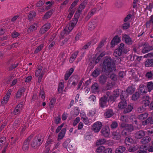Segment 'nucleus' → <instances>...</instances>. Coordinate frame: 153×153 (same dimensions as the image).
<instances>
[{
    "instance_id": "obj_1",
    "label": "nucleus",
    "mask_w": 153,
    "mask_h": 153,
    "mask_svg": "<svg viewBox=\"0 0 153 153\" xmlns=\"http://www.w3.org/2000/svg\"><path fill=\"white\" fill-rule=\"evenodd\" d=\"M102 69L106 73H110L116 70L115 63L111 57L105 58L103 62Z\"/></svg>"
},
{
    "instance_id": "obj_2",
    "label": "nucleus",
    "mask_w": 153,
    "mask_h": 153,
    "mask_svg": "<svg viewBox=\"0 0 153 153\" xmlns=\"http://www.w3.org/2000/svg\"><path fill=\"white\" fill-rule=\"evenodd\" d=\"M43 141V139L41 134H38L33 140L31 143V146L34 149H36L42 144Z\"/></svg>"
},
{
    "instance_id": "obj_3",
    "label": "nucleus",
    "mask_w": 153,
    "mask_h": 153,
    "mask_svg": "<svg viewBox=\"0 0 153 153\" xmlns=\"http://www.w3.org/2000/svg\"><path fill=\"white\" fill-rule=\"evenodd\" d=\"M45 69H43L41 65L38 66L36 67L35 70V76H38V82L39 83L41 81L44 75L45 74Z\"/></svg>"
},
{
    "instance_id": "obj_4",
    "label": "nucleus",
    "mask_w": 153,
    "mask_h": 153,
    "mask_svg": "<svg viewBox=\"0 0 153 153\" xmlns=\"http://www.w3.org/2000/svg\"><path fill=\"white\" fill-rule=\"evenodd\" d=\"M78 21V19L76 18L73 19L70 23L68 24L65 28V30H67L68 32L69 33L74 28V27L76 25Z\"/></svg>"
},
{
    "instance_id": "obj_5",
    "label": "nucleus",
    "mask_w": 153,
    "mask_h": 153,
    "mask_svg": "<svg viewBox=\"0 0 153 153\" xmlns=\"http://www.w3.org/2000/svg\"><path fill=\"white\" fill-rule=\"evenodd\" d=\"M125 93V91H122L121 92V94L120 95V98L122 101L119 102L118 106L119 108L121 109L124 108L126 106V101L124 99L125 97H126L123 95Z\"/></svg>"
},
{
    "instance_id": "obj_6",
    "label": "nucleus",
    "mask_w": 153,
    "mask_h": 153,
    "mask_svg": "<svg viewBox=\"0 0 153 153\" xmlns=\"http://www.w3.org/2000/svg\"><path fill=\"white\" fill-rule=\"evenodd\" d=\"M33 136V134H31L25 140L22 146V149L23 151H26L29 148V142L32 139Z\"/></svg>"
},
{
    "instance_id": "obj_7",
    "label": "nucleus",
    "mask_w": 153,
    "mask_h": 153,
    "mask_svg": "<svg viewBox=\"0 0 153 153\" xmlns=\"http://www.w3.org/2000/svg\"><path fill=\"white\" fill-rule=\"evenodd\" d=\"M96 143L97 145H102L103 144H108L109 146H110L112 145L113 143L112 140H106L105 139L101 138L97 140Z\"/></svg>"
},
{
    "instance_id": "obj_8",
    "label": "nucleus",
    "mask_w": 153,
    "mask_h": 153,
    "mask_svg": "<svg viewBox=\"0 0 153 153\" xmlns=\"http://www.w3.org/2000/svg\"><path fill=\"white\" fill-rule=\"evenodd\" d=\"M102 126L101 122L97 121L95 122L93 125L92 127V129L95 132H99L102 128Z\"/></svg>"
},
{
    "instance_id": "obj_9",
    "label": "nucleus",
    "mask_w": 153,
    "mask_h": 153,
    "mask_svg": "<svg viewBox=\"0 0 153 153\" xmlns=\"http://www.w3.org/2000/svg\"><path fill=\"white\" fill-rule=\"evenodd\" d=\"M120 127L122 128H124L130 132L133 130V127L131 125H129L125 123H123L120 125Z\"/></svg>"
},
{
    "instance_id": "obj_10",
    "label": "nucleus",
    "mask_w": 153,
    "mask_h": 153,
    "mask_svg": "<svg viewBox=\"0 0 153 153\" xmlns=\"http://www.w3.org/2000/svg\"><path fill=\"white\" fill-rule=\"evenodd\" d=\"M145 135V132L142 130L137 131L134 134L135 138L137 139H140L143 138Z\"/></svg>"
},
{
    "instance_id": "obj_11",
    "label": "nucleus",
    "mask_w": 153,
    "mask_h": 153,
    "mask_svg": "<svg viewBox=\"0 0 153 153\" xmlns=\"http://www.w3.org/2000/svg\"><path fill=\"white\" fill-rule=\"evenodd\" d=\"M108 97L104 96L101 98L99 102L100 106L102 108H104L106 106Z\"/></svg>"
},
{
    "instance_id": "obj_12",
    "label": "nucleus",
    "mask_w": 153,
    "mask_h": 153,
    "mask_svg": "<svg viewBox=\"0 0 153 153\" xmlns=\"http://www.w3.org/2000/svg\"><path fill=\"white\" fill-rule=\"evenodd\" d=\"M119 89H116L113 91V94L109 97V99L111 101H115L117 97L120 95Z\"/></svg>"
},
{
    "instance_id": "obj_13",
    "label": "nucleus",
    "mask_w": 153,
    "mask_h": 153,
    "mask_svg": "<svg viewBox=\"0 0 153 153\" xmlns=\"http://www.w3.org/2000/svg\"><path fill=\"white\" fill-rule=\"evenodd\" d=\"M50 27V23H47L44 25L40 29L39 32L41 34H43L45 33Z\"/></svg>"
},
{
    "instance_id": "obj_14",
    "label": "nucleus",
    "mask_w": 153,
    "mask_h": 153,
    "mask_svg": "<svg viewBox=\"0 0 153 153\" xmlns=\"http://www.w3.org/2000/svg\"><path fill=\"white\" fill-rule=\"evenodd\" d=\"M122 40L128 45H131L132 43V41L130 37L126 34L122 36Z\"/></svg>"
},
{
    "instance_id": "obj_15",
    "label": "nucleus",
    "mask_w": 153,
    "mask_h": 153,
    "mask_svg": "<svg viewBox=\"0 0 153 153\" xmlns=\"http://www.w3.org/2000/svg\"><path fill=\"white\" fill-rule=\"evenodd\" d=\"M101 132L103 136L105 137H108L110 134V130L108 127L103 128Z\"/></svg>"
},
{
    "instance_id": "obj_16",
    "label": "nucleus",
    "mask_w": 153,
    "mask_h": 153,
    "mask_svg": "<svg viewBox=\"0 0 153 153\" xmlns=\"http://www.w3.org/2000/svg\"><path fill=\"white\" fill-rule=\"evenodd\" d=\"M114 114V112L112 109H106L104 114V116L106 118H109L111 117Z\"/></svg>"
},
{
    "instance_id": "obj_17",
    "label": "nucleus",
    "mask_w": 153,
    "mask_h": 153,
    "mask_svg": "<svg viewBox=\"0 0 153 153\" xmlns=\"http://www.w3.org/2000/svg\"><path fill=\"white\" fill-rule=\"evenodd\" d=\"M139 92L141 94H146L147 92L146 86L143 85H140L139 86Z\"/></svg>"
},
{
    "instance_id": "obj_18",
    "label": "nucleus",
    "mask_w": 153,
    "mask_h": 153,
    "mask_svg": "<svg viewBox=\"0 0 153 153\" xmlns=\"http://www.w3.org/2000/svg\"><path fill=\"white\" fill-rule=\"evenodd\" d=\"M151 138L149 136H146L143 137L140 141V142L141 144L143 145H145L148 143L150 141Z\"/></svg>"
},
{
    "instance_id": "obj_19",
    "label": "nucleus",
    "mask_w": 153,
    "mask_h": 153,
    "mask_svg": "<svg viewBox=\"0 0 153 153\" xmlns=\"http://www.w3.org/2000/svg\"><path fill=\"white\" fill-rule=\"evenodd\" d=\"M120 41V38L118 36H115L111 41V44L112 46H114L119 43Z\"/></svg>"
},
{
    "instance_id": "obj_20",
    "label": "nucleus",
    "mask_w": 153,
    "mask_h": 153,
    "mask_svg": "<svg viewBox=\"0 0 153 153\" xmlns=\"http://www.w3.org/2000/svg\"><path fill=\"white\" fill-rule=\"evenodd\" d=\"M153 50V46H150L148 45H146L145 46L142 50V52L143 53H145Z\"/></svg>"
},
{
    "instance_id": "obj_21",
    "label": "nucleus",
    "mask_w": 153,
    "mask_h": 153,
    "mask_svg": "<svg viewBox=\"0 0 153 153\" xmlns=\"http://www.w3.org/2000/svg\"><path fill=\"white\" fill-rule=\"evenodd\" d=\"M66 128H63L61 130V132L59 133L57 139L58 140L62 139L64 137L66 132Z\"/></svg>"
},
{
    "instance_id": "obj_22",
    "label": "nucleus",
    "mask_w": 153,
    "mask_h": 153,
    "mask_svg": "<svg viewBox=\"0 0 153 153\" xmlns=\"http://www.w3.org/2000/svg\"><path fill=\"white\" fill-rule=\"evenodd\" d=\"M74 71V69L73 68H71L68 71H66L64 76V79L65 80L68 79L69 77L72 74Z\"/></svg>"
},
{
    "instance_id": "obj_23",
    "label": "nucleus",
    "mask_w": 153,
    "mask_h": 153,
    "mask_svg": "<svg viewBox=\"0 0 153 153\" xmlns=\"http://www.w3.org/2000/svg\"><path fill=\"white\" fill-rule=\"evenodd\" d=\"M38 23H36L31 25L27 29V31L28 33H30L32 31L36 30L38 27Z\"/></svg>"
},
{
    "instance_id": "obj_24",
    "label": "nucleus",
    "mask_w": 153,
    "mask_h": 153,
    "mask_svg": "<svg viewBox=\"0 0 153 153\" xmlns=\"http://www.w3.org/2000/svg\"><path fill=\"white\" fill-rule=\"evenodd\" d=\"M118 48L120 49L123 53H126L128 51L127 48L125 46L124 44L123 43H121L120 45Z\"/></svg>"
},
{
    "instance_id": "obj_25",
    "label": "nucleus",
    "mask_w": 153,
    "mask_h": 153,
    "mask_svg": "<svg viewBox=\"0 0 153 153\" xmlns=\"http://www.w3.org/2000/svg\"><path fill=\"white\" fill-rule=\"evenodd\" d=\"M126 148L123 146H119L115 150L116 153H123L126 150Z\"/></svg>"
},
{
    "instance_id": "obj_26",
    "label": "nucleus",
    "mask_w": 153,
    "mask_h": 153,
    "mask_svg": "<svg viewBox=\"0 0 153 153\" xmlns=\"http://www.w3.org/2000/svg\"><path fill=\"white\" fill-rule=\"evenodd\" d=\"M145 65L146 67H153V59H147L145 61Z\"/></svg>"
},
{
    "instance_id": "obj_27",
    "label": "nucleus",
    "mask_w": 153,
    "mask_h": 153,
    "mask_svg": "<svg viewBox=\"0 0 153 153\" xmlns=\"http://www.w3.org/2000/svg\"><path fill=\"white\" fill-rule=\"evenodd\" d=\"M92 91L93 93H95L99 91V85L97 83H95L91 87Z\"/></svg>"
},
{
    "instance_id": "obj_28",
    "label": "nucleus",
    "mask_w": 153,
    "mask_h": 153,
    "mask_svg": "<svg viewBox=\"0 0 153 153\" xmlns=\"http://www.w3.org/2000/svg\"><path fill=\"white\" fill-rule=\"evenodd\" d=\"M135 90V88L132 86L128 87L127 89L126 92L128 94H131Z\"/></svg>"
},
{
    "instance_id": "obj_29",
    "label": "nucleus",
    "mask_w": 153,
    "mask_h": 153,
    "mask_svg": "<svg viewBox=\"0 0 153 153\" xmlns=\"http://www.w3.org/2000/svg\"><path fill=\"white\" fill-rule=\"evenodd\" d=\"M78 53V52L77 51L74 52V53L72 54L69 60L70 63H72L74 61Z\"/></svg>"
},
{
    "instance_id": "obj_30",
    "label": "nucleus",
    "mask_w": 153,
    "mask_h": 153,
    "mask_svg": "<svg viewBox=\"0 0 153 153\" xmlns=\"http://www.w3.org/2000/svg\"><path fill=\"white\" fill-rule=\"evenodd\" d=\"M96 26L95 22H90L88 24V29L89 30H93L95 28Z\"/></svg>"
},
{
    "instance_id": "obj_31",
    "label": "nucleus",
    "mask_w": 153,
    "mask_h": 153,
    "mask_svg": "<svg viewBox=\"0 0 153 153\" xmlns=\"http://www.w3.org/2000/svg\"><path fill=\"white\" fill-rule=\"evenodd\" d=\"M152 120V117H149L146 120L142 122V124L143 125H146L149 123L153 124V121Z\"/></svg>"
},
{
    "instance_id": "obj_32",
    "label": "nucleus",
    "mask_w": 153,
    "mask_h": 153,
    "mask_svg": "<svg viewBox=\"0 0 153 153\" xmlns=\"http://www.w3.org/2000/svg\"><path fill=\"white\" fill-rule=\"evenodd\" d=\"M100 70L99 69H96L92 73L91 76L94 77H97L100 74Z\"/></svg>"
},
{
    "instance_id": "obj_33",
    "label": "nucleus",
    "mask_w": 153,
    "mask_h": 153,
    "mask_svg": "<svg viewBox=\"0 0 153 153\" xmlns=\"http://www.w3.org/2000/svg\"><path fill=\"white\" fill-rule=\"evenodd\" d=\"M107 77L104 75L101 76L99 78V81L100 83L104 84L106 81Z\"/></svg>"
},
{
    "instance_id": "obj_34",
    "label": "nucleus",
    "mask_w": 153,
    "mask_h": 153,
    "mask_svg": "<svg viewBox=\"0 0 153 153\" xmlns=\"http://www.w3.org/2000/svg\"><path fill=\"white\" fill-rule=\"evenodd\" d=\"M52 14V11L50 10L47 12L44 15V16L43 17L42 19L44 20L46 19L49 18Z\"/></svg>"
},
{
    "instance_id": "obj_35",
    "label": "nucleus",
    "mask_w": 153,
    "mask_h": 153,
    "mask_svg": "<svg viewBox=\"0 0 153 153\" xmlns=\"http://www.w3.org/2000/svg\"><path fill=\"white\" fill-rule=\"evenodd\" d=\"M146 145L142 146L140 147V149L137 151V153H147V149H146Z\"/></svg>"
},
{
    "instance_id": "obj_36",
    "label": "nucleus",
    "mask_w": 153,
    "mask_h": 153,
    "mask_svg": "<svg viewBox=\"0 0 153 153\" xmlns=\"http://www.w3.org/2000/svg\"><path fill=\"white\" fill-rule=\"evenodd\" d=\"M36 16V13L35 12L33 11H31L29 13L28 18L29 20H31Z\"/></svg>"
},
{
    "instance_id": "obj_37",
    "label": "nucleus",
    "mask_w": 153,
    "mask_h": 153,
    "mask_svg": "<svg viewBox=\"0 0 153 153\" xmlns=\"http://www.w3.org/2000/svg\"><path fill=\"white\" fill-rule=\"evenodd\" d=\"M146 87L148 88L147 91L149 92L151 91L153 89V82H148Z\"/></svg>"
},
{
    "instance_id": "obj_38",
    "label": "nucleus",
    "mask_w": 153,
    "mask_h": 153,
    "mask_svg": "<svg viewBox=\"0 0 153 153\" xmlns=\"http://www.w3.org/2000/svg\"><path fill=\"white\" fill-rule=\"evenodd\" d=\"M123 52L121 51L120 49L119 48L115 50L114 51L113 55L116 57H117L118 56H120L122 54Z\"/></svg>"
},
{
    "instance_id": "obj_39",
    "label": "nucleus",
    "mask_w": 153,
    "mask_h": 153,
    "mask_svg": "<svg viewBox=\"0 0 153 153\" xmlns=\"http://www.w3.org/2000/svg\"><path fill=\"white\" fill-rule=\"evenodd\" d=\"M133 109V107L130 105H128L127 107L125 108L124 113H126L130 112Z\"/></svg>"
},
{
    "instance_id": "obj_40",
    "label": "nucleus",
    "mask_w": 153,
    "mask_h": 153,
    "mask_svg": "<svg viewBox=\"0 0 153 153\" xmlns=\"http://www.w3.org/2000/svg\"><path fill=\"white\" fill-rule=\"evenodd\" d=\"M148 116V114L147 113H145L139 115L138 118L140 120H142L147 118Z\"/></svg>"
},
{
    "instance_id": "obj_41",
    "label": "nucleus",
    "mask_w": 153,
    "mask_h": 153,
    "mask_svg": "<svg viewBox=\"0 0 153 153\" xmlns=\"http://www.w3.org/2000/svg\"><path fill=\"white\" fill-rule=\"evenodd\" d=\"M71 140L69 138L67 139L63 143V147L66 149L67 148L68 146L69 145V144L71 142Z\"/></svg>"
},
{
    "instance_id": "obj_42",
    "label": "nucleus",
    "mask_w": 153,
    "mask_h": 153,
    "mask_svg": "<svg viewBox=\"0 0 153 153\" xmlns=\"http://www.w3.org/2000/svg\"><path fill=\"white\" fill-rule=\"evenodd\" d=\"M64 82L63 80H62V82H60L58 88V90L59 91H62L64 88Z\"/></svg>"
},
{
    "instance_id": "obj_43",
    "label": "nucleus",
    "mask_w": 153,
    "mask_h": 153,
    "mask_svg": "<svg viewBox=\"0 0 153 153\" xmlns=\"http://www.w3.org/2000/svg\"><path fill=\"white\" fill-rule=\"evenodd\" d=\"M140 97L139 94L137 92H135L132 96V99L133 100L135 101L138 99Z\"/></svg>"
},
{
    "instance_id": "obj_44",
    "label": "nucleus",
    "mask_w": 153,
    "mask_h": 153,
    "mask_svg": "<svg viewBox=\"0 0 153 153\" xmlns=\"http://www.w3.org/2000/svg\"><path fill=\"white\" fill-rule=\"evenodd\" d=\"M134 142V140L132 139L130 137H126L125 139V143L126 144L129 145L130 143H132Z\"/></svg>"
},
{
    "instance_id": "obj_45",
    "label": "nucleus",
    "mask_w": 153,
    "mask_h": 153,
    "mask_svg": "<svg viewBox=\"0 0 153 153\" xmlns=\"http://www.w3.org/2000/svg\"><path fill=\"white\" fill-rule=\"evenodd\" d=\"M24 103V102L22 101L16 107L21 111L23 108Z\"/></svg>"
},
{
    "instance_id": "obj_46",
    "label": "nucleus",
    "mask_w": 153,
    "mask_h": 153,
    "mask_svg": "<svg viewBox=\"0 0 153 153\" xmlns=\"http://www.w3.org/2000/svg\"><path fill=\"white\" fill-rule=\"evenodd\" d=\"M145 106L142 105L137 108V111L139 113H141L144 112L146 110Z\"/></svg>"
},
{
    "instance_id": "obj_47",
    "label": "nucleus",
    "mask_w": 153,
    "mask_h": 153,
    "mask_svg": "<svg viewBox=\"0 0 153 153\" xmlns=\"http://www.w3.org/2000/svg\"><path fill=\"white\" fill-rule=\"evenodd\" d=\"M56 100L55 98H53L50 101V108L51 109L53 108L54 105L55 104L56 102Z\"/></svg>"
},
{
    "instance_id": "obj_48",
    "label": "nucleus",
    "mask_w": 153,
    "mask_h": 153,
    "mask_svg": "<svg viewBox=\"0 0 153 153\" xmlns=\"http://www.w3.org/2000/svg\"><path fill=\"white\" fill-rule=\"evenodd\" d=\"M113 87V85L111 81L107 83V85L105 87V89L107 90H110Z\"/></svg>"
},
{
    "instance_id": "obj_49",
    "label": "nucleus",
    "mask_w": 153,
    "mask_h": 153,
    "mask_svg": "<svg viewBox=\"0 0 153 153\" xmlns=\"http://www.w3.org/2000/svg\"><path fill=\"white\" fill-rule=\"evenodd\" d=\"M44 45L43 44L40 45L35 50L34 53H36L40 51L43 48Z\"/></svg>"
},
{
    "instance_id": "obj_50",
    "label": "nucleus",
    "mask_w": 153,
    "mask_h": 153,
    "mask_svg": "<svg viewBox=\"0 0 153 153\" xmlns=\"http://www.w3.org/2000/svg\"><path fill=\"white\" fill-rule=\"evenodd\" d=\"M9 98L7 97H4L1 101V103L2 105H4L6 104L8 101Z\"/></svg>"
},
{
    "instance_id": "obj_51",
    "label": "nucleus",
    "mask_w": 153,
    "mask_h": 153,
    "mask_svg": "<svg viewBox=\"0 0 153 153\" xmlns=\"http://www.w3.org/2000/svg\"><path fill=\"white\" fill-rule=\"evenodd\" d=\"M130 24L129 23H125L123 24L122 28L123 30H126L130 27Z\"/></svg>"
},
{
    "instance_id": "obj_52",
    "label": "nucleus",
    "mask_w": 153,
    "mask_h": 153,
    "mask_svg": "<svg viewBox=\"0 0 153 153\" xmlns=\"http://www.w3.org/2000/svg\"><path fill=\"white\" fill-rule=\"evenodd\" d=\"M20 121L19 119L16 120L13 124L14 128H17L20 125Z\"/></svg>"
},
{
    "instance_id": "obj_53",
    "label": "nucleus",
    "mask_w": 153,
    "mask_h": 153,
    "mask_svg": "<svg viewBox=\"0 0 153 153\" xmlns=\"http://www.w3.org/2000/svg\"><path fill=\"white\" fill-rule=\"evenodd\" d=\"M105 147L104 146H100L97 147L96 149V151L97 152L101 153L102 152H103L104 150Z\"/></svg>"
},
{
    "instance_id": "obj_54",
    "label": "nucleus",
    "mask_w": 153,
    "mask_h": 153,
    "mask_svg": "<svg viewBox=\"0 0 153 153\" xmlns=\"http://www.w3.org/2000/svg\"><path fill=\"white\" fill-rule=\"evenodd\" d=\"M146 76L149 79H152L153 78V74L151 71L148 72L146 74Z\"/></svg>"
},
{
    "instance_id": "obj_55",
    "label": "nucleus",
    "mask_w": 153,
    "mask_h": 153,
    "mask_svg": "<svg viewBox=\"0 0 153 153\" xmlns=\"http://www.w3.org/2000/svg\"><path fill=\"white\" fill-rule=\"evenodd\" d=\"M111 126L112 129L116 128L118 126V123L116 121L113 122Z\"/></svg>"
},
{
    "instance_id": "obj_56",
    "label": "nucleus",
    "mask_w": 153,
    "mask_h": 153,
    "mask_svg": "<svg viewBox=\"0 0 153 153\" xmlns=\"http://www.w3.org/2000/svg\"><path fill=\"white\" fill-rule=\"evenodd\" d=\"M87 2L85 1H83L80 4L79 6V9H82L83 10L84 9L86 5H87Z\"/></svg>"
},
{
    "instance_id": "obj_57",
    "label": "nucleus",
    "mask_w": 153,
    "mask_h": 153,
    "mask_svg": "<svg viewBox=\"0 0 153 153\" xmlns=\"http://www.w3.org/2000/svg\"><path fill=\"white\" fill-rule=\"evenodd\" d=\"M80 121V118L79 117H77L74 120L73 125L74 126H75L77 125Z\"/></svg>"
},
{
    "instance_id": "obj_58",
    "label": "nucleus",
    "mask_w": 153,
    "mask_h": 153,
    "mask_svg": "<svg viewBox=\"0 0 153 153\" xmlns=\"http://www.w3.org/2000/svg\"><path fill=\"white\" fill-rule=\"evenodd\" d=\"M69 0H66L63 3H62L60 7V9H62L68 3Z\"/></svg>"
},
{
    "instance_id": "obj_59",
    "label": "nucleus",
    "mask_w": 153,
    "mask_h": 153,
    "mask_svg": "<svg viewBox=\"0 0 153 153\" xmlns=\"http://www.w3.org/2000/svg\"><path fill=\"white\" fill-rule=\"evenodd\" d=\"M18 65V64L17 63L16 64L12 65H10L9 68V71H12L13 69L16 68Z\"/></svg>"
},
{
    "instance_id": "obj_60",
    "label": "nucleus",
    "mask_w": 153,
    "mask_h": 153,
    "mask_svg": "<svg viewBox=\"0 0 153 153\" xmlns=\"http://www.w3.org/2000/svg\"><path fill=\"white\" fill-rule=\"evenodd\" d=\"M73 115L76 116L78 115L79 113V110L77 108H75L74 110Z\"/></svg>"
},
{
    "instance_id": "obj_61",
    "label": "nucleus",
    "mask_w": 153,
    "mask_h": 153,
    "mask_svg": "<svg viewBox=\"0 0 153 153\" xmlns=\"http://www.w3.org/2000/svg\"><path fill=\"white\" fill-rule=\"evenodd\" d=\"M45 2L44 0H40L36 4V6L39 7L42 6Z\"/></svg>"
},
{
    "instance_id": "obj_62",
    "label": "nucleus",
    "mask_w": 153,
    "mask_h": 153,
    "mask_svg": "<svg viewBox=\"0 0 153 153\" xmlns=\"http://www.w3.org/2000/svg\"><path fill=\"white\" fill-rule=\"evenodd\" d=\"M138 146H135L134 147H130L128 149V151L130 152H133L137 150Z\"/></svg>"
},
{
    "instance_id": "obj_63",
    "label": "nucleus",
    "mask_w": 153,
    "mask_h": 153,
    "mask_svg": "<svg viewBox=\"0 0 153 153\" xmlns=\"http://www.w3.org/2000/svg\"><path fill=\"white\" fill-rule=\"evenodd\" d=\"M120 120L123 122H127L128 121V117L126 116H122L120 119Z\"/></svg>"
},
{
    "instance_id": "obj_64",
    "label": "nucleus",
    "mask_w": 153,
    "mask_h": 153,
    "mask_svg": "<svg viewBox=\"0 0 153 153\" xmlns=\"http://www.w3.org/2000/svg\"><path fill=\"white\" fill-rule=\"evenodd\" d=\"M112 150L111 148H105V147L103 153H112Z\"/></svg>"
}]
</instances>
